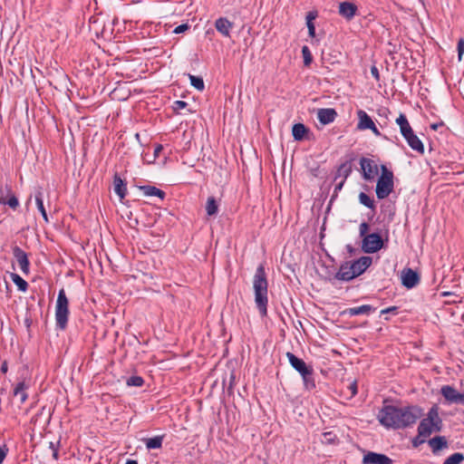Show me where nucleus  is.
Returning <instances> with one entry per match:
<instances>
[{"mask_svg":"<svg viewBox=\"0 0 464 464\" xmlns=\"http://www.w3.org/2000/svg\"><path fill=\"white\" fill-rule=\"evenodd\" d=\"M422 416L423 410L418 405H384L380 410L377 419L386 428L400 430L411 427Z\"/></svg>","mask_w":464,"mask_h":464,"instance_id":"f257e3e1","label":"nucleus"},{"mask_svg":"<svg viewBox=\"0 0 464 464\" xmlns=\"http://www.w3.org/2000/svg\"><path fill=\"white\" fill-rule=\"evenodd\" d=\"M253 290L255 304L262 317L267 315L268 305V281L265 266L260 264L253 276Z\"/></svg>","mask_w":464,"mask_h":464,"instance_id":"f03ea898","label":"nucleus"},{"mask_svg":"<svg viewBox=\"0 0 464 464\" xmlns=\"http://www.w3.org/2000/svg\"><path fill=\"white\" fill-rule=\"evenodd\" d=\"M442 429V420L439 415L437 406H433L428 411L427 417L422 419L418 426L419 438H422L420 443H424L433 432H439Z\"/></svg>","mask_w":464,"mask_h":464,"instance_id":"7ed1b4c3","label":"nucleus"},{"mask_svg":"<svg viewBox=\"0 0 464 464\" xmlns=\"http://www.w3.org/2000/svg\"><path fill=\"white\" fill-rule=\"evenodd\" d=\"M372 261L371 256H365L352 263L345 262L340 266L336 278L343 281H350L361 276L372 265Z\"/></svg>","mask_w":464,"mask_h":464,"instance_id":"20e7f679","label":"nucleus"},{"mask_svg":"<svg viewBox=\"0 0 464 464\" xmlns=\"http://www.w3.org/2000/svg\"><path fill=\"white\" fill-rule=\"evenodd\" d=\"M69 300L66 296L65 290L60 289L55 304V321L56 326L64 330L67 326L69 318Z\"/></svg>","mask_w":464,"mask_h":464,"instance_id":"39448f33","label":"nucleus"},{"mask_svg":"<svg viewBox=\"0 0 464 464\" xmlns=\"http://www.w3.org/2000/svg\"><path fill=\"white\" fill-rule=\"evenodd\" d=\"M393 190V173L382 166V174L376 184V196L379 199L386 198Z\"/></svg>","mask_w":464,"mask_h":464,"instance_id":"423d86ee","label":"nucleus"},{"mask_svg":"<svg viewBox=\"0 0 464 464\" xmlns=\"http://www.w3.org/2000/svg\"><path fill=\"white\" fill-rule=\"evenodd\" d=\"M383 246L382 237L377 233L365 236L362 242V248L365 253H376Z\"/></svg>","mask_w":464,"mask_h":464,"instance_id":"0eeeda50","label":"nucleus"},{"mask_svg":"<svg viewBox=\"0 0 464 464\" xmlns=\"http://www.w3.org/2000/svg\"><path fill=\"white\" fill-rule=\"evenodd\" d=\"M358 124L357 129L360 130H371L375 136H381L380 130L376 128L372 119L362 110L357 111Z\"/></svg>","mask_w":464,"mask_h":464,"instance_id":"6e6552de","label":"nucleus"},{"mask_svg":"<svg viewBox=\"0 0 464 464\" xmlns=\"http://www.w3.org/2000/svg\"><path fill=\"white\" fill-rule=\"evenodd\" d=\"M440 393L448 402L464 405V392H458L454 387L444 385L440 389Z\"/></svg>","mask_w":464,"mask_h":464,"instance_id":"1a4fd4ad","label":"nucleus"},{"mask_svg":"<svg viewBox=\"0 0 464 464\" xmlns=\"http://www.w3.org/2000/svg\"><path fill=\"white\" fill-rule=\"evenodd\" d=\"M361 169L362 171V177L365 180H372L378 173V167L373 160L362 158L360 160Z\"/></svg>","mask_w":464,"mask_h":464,"instance_id":"9d476101","label":"nucleus"},{"mask_svg":"<svg viewBox=\"0 0 464 464\" xmlns=\"http://www.w3.org/2000/svg\"><path fill=\"white\" fill-rule=\"evenodd\" d=\"M0 204L8 205L13 209L19 206V201L9 186L0 188Z\"/></svg>","mask_w":464,"mask_h":464,"instance_id":"9b49d317","label":"nucleus"},{"mask_svg":"<svg viewBox=\"0 0 464 464\" xmlns=\"http://www.w3.org/2000/svg\"><path fill=\"white\" fill-rule=\"evenodd\" d=\"M363 464H393V460L385 454L369 451L362 459Z\"/></svg>","mask_w":464,"mask_h":464,"instance_id":"f8f14e48","label":"nucleus"},{"mask_svg":"<svg viewBox=\"0 0 464 464\" xmlns=\"http://www.w3.org/2000/svg\"><path fill=\"white\" fill-rule=\"evenodd\" d=\"M13 255L16 259L21 271L25 275L29 274L30 262L27 254L22 248L15 246L13 247Z\"/></svg>","mask_w":464,"mask_h":464,"instance_id":"ddd939ff","label":"nucleus"},{"mask_svg":"<svg viewBox=\"0 0 464 464\" xmlns=\"http://www.w3.org/2000/svg\"><path fill=\"white\" fill-rule=\"evenodd\" d=\"M316 116L323 125L334 122L337 117V112L333 108H321L317 110Z\"/></svg>","mask_w":464,"mask_h":464,"instance_id":"4468645a","label":"nucleus"},{"mask_svg":"<svg viewBox=\"0 0 464 464\" xmlns=\"http://www.w3.org/2000/svg\"><path fill=\"white\" fill-rule=\"evenodd\" d=\"M286 357L288 359L289 363L291 366L300 373H305V371H307L312 366H309L305 363V362L303 359L298 358L294 353L287 352Z\"/></svg>","mask_w":464,"mask_h":464,"instance_id":"2eb2a0df","label":"nucleus"},{"mask_svg":"<svg viewBox=\"0 0 464 464\" xmlns=\"http://www.w3.org/2000/svg\"><path fill=\"white\" fill-rule=\"evenodd\" d=\"M402 285L407 288H412L419 284L420 277L418 274L411 268L403 270L401 276Z\"/></svg>","mask_w":464,"mask_h":464,"instance_id":"dca6fc26","label":"nucleus"},{"mask_svg":"<svg viewBox=\"0 0 464 464\" xmlns=\"http://www.w3.org/2000/svg\"><path fill=\"white\" fill-rule=\"evenodd\" d=\"M357 6L353 2H340L339 14L347 20H351L356 14Z\"/></svg>","mask_w":464,"mask_h":464,"instance_id":"f3484780","label":"nucleus"},{"mask_svg":"<svg viewBox=\"0 0 464 464\" xmlns=\"http://www.w3.org/2000/svg\"><path fill=\"white\" fill-rule=\"evenodd\" d=\"M215 27L222 35L228 37L230 35V30L233 27V24L227 18L220 17L216 21Z\"/></svg>","mask_w":464,"mask_h":464,"instance_id":"a211bd4d","label":"nucleus"},{"mask_svg":"<svg viewBox=\"0 0 464 464\" xmlns=\"http://www.w3.org/2000/svg\"><path fill=\"white\" fill-rule=\"evenodd\" d=\"M28 388L29 384L24 381L19 382L14 388V396H18L21 403H24L28 399Z\"/></svg>","mask_w":464,"mask_h":464,"instance_id":"6ab92c4d","label":"nucleus"},{"mask_svg":"<svg viewBox=\"0 0 464 464\" xmlns=\"http://www.w3.org/2000/svg\"><path fill=\"white\" fill-rule=\"evenodd\" d=\"M113 189L121 199L125 198L127 194V186L123 179H121L117 173L114 175L113 178Z\"/></svg>","mask_w":464,"mask_h":464,"instance_id":"aec40b11","label":"nucleus"},{"mask_svg":"<svg viewBox=\"0 0 464 464\" xmlns=\"http://www.w3.org/2000/svg\"><path fill=\"white\" fill-rule=\"evenodd\" d=\"M374 310L375 309L370 304H362L361 306L348 308L344 313L351 316H355L359 314H369Z\"/></svg>","mask_w":464,"mask_h":464,"instance_id":"412c9836","label":"nucleus"},{"mask_svg":"<svg viewBox=\"0 0 464 464\" xmlns=\"http://www.w3.org/2000/svg\"><path fill=\"white\" fill-rule=\"evenodd\" d=\"M139 189L142 191L146 197H158L161 199L165 198V192L154 186H140Z\"/></svg>","mask_w":464,"mask_h":464,"instance_id":"4be33fe9","label":"nucleus"},{"mask_svg":"<svg viewBox=\"0 0 464 464\" xmlns=\"http://www.w3.org/2000/svg\"><path fill=\"white\" fill-rule=\"evenodd\" d=\"M314 369L313 367L305 371V373H302V379L305 390L312 391L315 388V381L314 379Z\"/></svg>","mask_w":464,"mask_h":464,"instance_id":"5701e85b","label":"nucleus"},{"mask_svg":"<svg viewBox=\"0 0 464 464\" xmlns=\"http://www.w3.org/2000/svg\"><path fill=\"white\" fill-rule=\"evenodd\" d=\"M318 13L317 11H310L306 14V26L308 28V34L310 37L314 38L315 36V25L314 21L317 18Z\"/></svg>","mask_w":464,"mask_h":464,"instance_id":"b1692460","label":"nucleus"},{"mask_svg":"<svg viewBox=\"0 0 464 464\" xmlns=\"http://www.w3.org/2000/svg\"><path fill=\"white\" fill-rule=\"evenodd\" d=\"M429 445L431 448L432 451L436 453L437 451L446 448L448 445L447 440L445 437L437 436L429 440Z\"/></svg>","mask_w":464,"mask_h":464,"instance_id":"393cba45","label":"nucleus"},{"mask_svg":"<svg viewBox=\"0 0 464 464\" xmlns=\"http://www.w3.org/2000/svg\"><path fill=\"white\" fill-rule=\"evenodd\" d=\"M308 131V128H306L303 123H295L292 128V135L295 140H304Z\"/></svg>","mask_w":464,"mask_h":464,"instance_id":"a878e982","label":"nucleus"},{"mask_svg":"<svg viewBox=\"0 0 464 464\" xmlns=\"http://www.w3.org/2000/svg\"><path fill=\"white\" fill-rule=\"evenodd\" d=\"M164 436H155L153 438H149L144 440L146 448L148 450H153V449H160L162 446Z\"/></svg>","mask_w":464,"mask_h":464,"instance_id":"bb28decb","label":"nucleus"},{"mask_svg":"<svg viewBox=\"0 0 464 464\" xmlns=\"http://www.w3.org/2000/svg\"><path fill=\"white\" fill-rule=\"evenodd\" d=\"M34 198H35V203H36L38 210L40 211V213H41L43 218L44 219V221L46 223H48L49 220H48V216H47L46 210H45L44 206L43 193L41 191H38L35 194Z\"/></svg>","mask_w":464,"mask_h":464,"instance_id":"cd10ccee","label":"nucleus"},{"mask_svg":"<svg viewBox=\"0 0 464 464\" xmlns=\"http://www.w3.org/2000/svg\"><path fill=\"white\" fill-rule=\"evenodd\" d=\"M407 143L413 150L420 154L424 153V145L418 136L415 135L411 137V139L409 140Z\"/></svg>","mask_w":464,"mask_h":464,"instance_id":"c85d7f7f","label":"nucleus"},{"mask_svg":"<svg viewBox=\"0 0 464 464\" xmlns=\"http://www.w3.org/2000/svg\"><path fill=\"white\" fill-rule=\"evenodd\" d=\"M218 211V204L214 197H209L206 203V212L208 216H215Z\"/></svg>","mask_w":464,"mask_h":464,"instance_id":"c756f323","label":"nucleus"},{"mask_svg":"<svg viewBox=\"0 0 464 464\" xmlns=\"http://www.w3.org/2000/svg\"><path fill=\"white\" fill-rule=\"evenodd\" d=\"M12 281L14 284L18 287V289L22 292H26L28 288V283L23 279L19 275L17 274H12L11 275Z\"/></svg>","mask_w":464,"mask_h":464,"instance_id":"7c9ffc66","label":"nucleus"},{"mask_svg":"<svg viewBox=\"0 0 464 464\" xmlns=\"http://www.w3.org/2000/svg\"><path fill=\"white\" fill-rule=\"evenodd\" d=\"M359 201L361 204H362L363 206L371 208V209H374L375 208V205H374V201L373 199H372L367 194H365L364 192H361L359 194Z\"/></svg>","mask_w":464,"mask_h":464,"instance_id":"2f4dec72","label":"nucleus"},{"mask_svg":"<svg viewBox=\"0 0 464 464\" xmlns=\"http://www.w3.org/2000/svg\"><path fill=\"white\" fill-rule=\"evenodd\" d=\"M464 460V455L460 452H456L448 457L443 464H460Z\"/></svg>","mask_w":464,"mask_h":464,"instance_id":"473e14b6","label":"nucleus"},{"mask_svg":"<svg viewBox=\"0 0 464 464\" xmlns=\"http://www.w3.org/2000/svg\"><path fill=\"white\" fill-rule=\"evenodd\" d=\"M189 80L191 85L197 89L198 91H203L205 88L204 81L202 78L195 76V75H189Z\"/></svg>","mask_w":464,"mask_h":464,"instance_id":"72a5a7b5","label":"nucleus"},{"mask_svg":"<svg viewBox=\"0 0 464 464\" xmlns=\"http://www.w3.org/2000/svg\"><path fill=\"white\" fill-rule=\"evenodd\" d=\"M396 123L399 125L401 132L411 128V125L403 113H400L399 117L396 119Z\"/></svg>","mask_w":464,"mask_h":464,"instance_id":"f704fd0d","label":"nucleus"},{"mask_svg":"<svg viewBox=\"0 0 464 464\" xmlns=\"http://www.w3.org/2000/svg\"><path fill=\"white\" fill-rule=\"evenodd\" d=\"M144 383V380L140 376H130L127 380V385L128 386H135V387H140Z\"/></svg>","mask_w":464,"mask_h":464,"instance_id":"c9c22d12","label":"nucleus"},{"mask_svg":"<svg viewBox=\"0 0 464 464\" xmlns=\"http://www.w3.org/2000/svg\"><path fill=\"white\" fill-rule=\"evenodd\" d=\"M336 440H337L336 435L334 434L333 432L329 431V432H324L323 434V440H322V442L323 443L330 444V443H334Z\"/></svg>","mask_w":464,"mask_h":464,"instance_id":"e433bc0d","label":"nucleus"},{"mask_svg":"<svg viewBox=\"0 0 464 464\" xmlns=\"http://www.w3.org/2000/svg\"><path fill=\"white\" fill-rule=\"evenodd\" d=\"M302 53L304 56V64L309 65L312 62V55H311L309 48L307 46H303Z\"/></svg>","mask_w":464,"mask_h":464,"instance_id":"4c0bfd02","label":"nucleus"},{"mask_svg":"<svg viewBox=\"0 0 464 464\" xmlns=\"http://www.w3.org/2000/svg\"><path fill=\"white\" fill-rule=\"evenodd\" d=\"M369 228H370V226L368 223L362 222L360 224L359 234H360V237H362V239L364 238L365 236L369 235L368 234Z\"/></svg>","mask_w":464,"mask_h":464,"instance_id":"58836bf2","label":"nucleus"},{"mask_svg":"<svg viewBox=\"0 0 464 464\" xmlns=\"http://www.w3.org/2000/svg\"><path fill=\"white\" fill-rule=\"evenodd\" d=\"M458 59L460 62L462 60V55L464 54V39L460 38L458 42Z\"/></svg>","mask_w":464,"mask_h":464,"instance_id":"ea45409f","label":"nucleus"},{"mask_svg":"<svg viewBox=\"0 0 464 464\" xmlns=\"http://www.w3.org/2000/svg\"><path fill=\"white\" fill-rule=\"evenodd\" d=\"M188 106V103L184 101H176L173 103V110L176 112H179L181 110L185 109Z\"/></svg>","mask_w":464,"mask_h":464,"instance_id":"a19ab883","label":"nucleus"},{"mask_svg":"<svg viewBox=\"0 0 464 464\" xmlns=\"http://www.w3.org/2000/svg\"><path fill=\"white\" fill-rule=\"evenodd\" d=\"M9 450L5 444L0 445V464H2L7 456Z\"/></svg>","mask_w":464,"mask_h":464,"instance_id":"79ce46f5","label":"nucleus"},{"mask_svg":"<svg viewBox=\"0 0 464 464\" xmlns=\"http://www.w3.org/2000/svg\"><path fill=\"white\" fill-rule=\"evenodd\" d=\"M347 389L350 391V397H353L357 394V382L356 381H353L347 386Z\"/></svg>","mask_w":464,"mask_h":464,"instance_id":"37998d69","label":"nucleus"},{"mask_svg":"<svg viewBox=\"0 0 464 464\" xmlns=\"http://www.w3.org/2000/svg\"><path fill=\"white\" fill-rule=\"evenodd\" d=\"M401 135L403 136V138L406 140V141H408L409 140L411 139V137L415 136L411 127L409 128L408 130H406L405 131H401Z\"/></svg>","mask_w":464,"mask_h":464,"instance_id":"c03bdc74","label":"nucleus"},{"mask_svg":"<svg viewBox=\"0 0 464 464\" xmlns=\"http://www.w3.org/2000/svg\"><path fill=\"white\" fill-rule=\"evenodd\" d=\"M401 135L403 136V138L406 140V141H408L409 140L411 139V137L415 136L411 127L409 128L408 130H406L405 131H401Z\"/></svg>","mask_w":464,"mask_h":464,"instance_id":"a18cd8bd","label":"nucleus"},{"mask_svg":"<svg viewBox=\"0 0 464 464\" xmlns=\"http://www.w3.org/2000/svg\"><path fill=\"white\" fill-rule=\"evenodd\" d=\"M188 29V25L187 24H182L177 26L173 30V33L174 34H181V33H184L185 31H187Z\"/></svg>","mask_w":464,"mask_h":464,"instance_id":"49530a36","label":"nucleus"},{"mask_svg":"<svg viewBox=\"0 0 464 464\" xmlns=\"http://www.w3.org/2000/svg\"><path fill=\"white\" fill-rule=\"evenodd\" d=\"M397 310H398V307H397V306H390V307H388V308L382 309V310L381 311V314H388V313H393V314H396V313H397Z\"/></svg>","mask_w":464,"mask_h":464,"instance_id":"de8ad7c7","label":"nucleus"},{"mask_svg":"<svg viewBox=\"0 0 464 464\" xmlns=\"http://www.w3.org/2000/svg\"><path fill=\"white\" fill-rule=\"evenodd\" d=\"M371 73L377 81L380 79L379 70L377 69L376 66H372Z\"/></svg>","mask_w":464,"mask_h":464,"instance_id":"09e8293b","label":"nucleus"},{"mask_svg":"<svg viewBox=\"0 0 464 464\" xmlns=\"http://www.w3.org/2000/svg\"><path fill=\"white\" fill-rule=\"evenodd\" d=\"M8 371V363L6 361H4L1 365V372L5 374Z\"/></svg>","mask_w":464,"mask_h":464,"instance_id":"8fccbe9b","label":"nucleus"},{"mask_svg":"<svg viewBox=\"0 0 464 464\" xmlns=\"http://www.w3.org/2000/svg\"><path fill=\"white\" fill-rule=\"evenodd\" d=\"M50 445H51V448H53V459H58V450H57V449L54 448L53 442H51Z\"/></svg>","mask_w":464,"mask_h":464,"instance_id":"3c124183","label":"nucleus"},{"mask_svg":"<svg viewBox=\"0 0 464 464\" xmlns=\"http://www.w3.org/2000/svg\"><path fill=\"white\" fill-rule=\"evenodd\" d=\"M422 438H419V434L417 435L416 438L413 439L412 440V445L413 447H418L420 443V440H421Z\"/></svg>","mask_w":464,"mask_h":464,"instance_id":"603ef678","label":"nucleus"},{"mask_svg":"<svg viewBox=\"0 0 464 464\" xmlns=\"http://www.w3.org/2000/svg\"><path fill=\"white\" fill-rule=\"evenodd\" d=\"M125 464H138L136 460L130 459Z\"/></svg>","mask_w":464,"mask_h":464,"instance_id":"864d4df0","label":"nucleus"},{"mask_svg":"<svg viewBox=\"0 0 464 464\" xmlns=\"http://www.w3.org/2000/svg\"><path fill=\"white\" fill-rule=\"evenodd\" d=\"M438 127H439V125H438V124H432V125H431V128H432L433 130H437V129H438Z\"/></svg>","mask_w":464,"mask_h":464,"instance_id":"5fc2aeb1","label":"nucleus"},{"mask_svg":"<svg viewBox=\"0 0 464 464\" xmlns=\"http://www.w3.org/2000/svg\"><path fill=\"white\" fill-rule=\"evenodd\" d=\"M161 150V146H159V147L155 150V153H158V152H159V150Z\"/></svg>","mask_w":464,"mask_h":464,"instance_id":"6e6d98bb","label":"nucleus"}]
</instances>
